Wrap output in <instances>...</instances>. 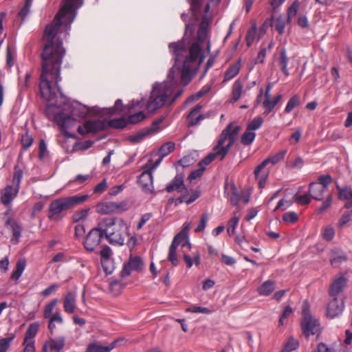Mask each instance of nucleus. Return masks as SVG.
I'll use <instances>...</instances> for the list:
<instances>
[{
    "label": "nucleus",
    "instance_id": "nucleus-1",
    "mask_svg": "<svg viewBox=\"0 0 352 352\" xmlns=\"http://www.w3.org/2000/svg\"><path fill=\"white\" fill-rule=\"evenodd\" d=\"M83 0H63L59 12L52 24L45 31V42L42 53V70L39 84L41 96L47 101L46 114L64 130L73 126L76 121L86 116L112 115L123 111L121 100L116 101L111 108L89 107L78 102H70L62 94L58 85L60 80V70L65 50L62 41L68 34L74 21L77 10Z\"/></svg>",
    "mask_w": 352,
    "mask_h": 352
},
{
    "label": "nucleus",
    "instance_id": "nucleus-2",
    "mask_svg": "<svg viewBox=\"0 0 352 352\" xmlns=\"http://www.w3.org/2000/svg\"><path fill=\"white\" fill-rule=\"evenodd\" d=\"M220 0L215 3L212 0H192L190 2L191 10L196 18L202 14L197 40L191 46L186 48V36L193 32V27L188 23L182 41L169 44V50L175 57V64L171 67L166 80L155 82L152 86L149 98L136 99L130 104L132 109L146 107L148 111L153 112L165 106L170 105L179 98L183 90L177 89L179 84L186 86L195 74L201 63L210 51V43L208 39V29L212 14L210 6H217Z\"/></svg>",
    "mask_w": 352,
    "mask_h": 352
},
{
    "label": "nucleus",
    "instance_id": "nucleus-3",
    "mask_svg": "<svg viewBox=\"0 0 352 352\" xmlns=\"http://www.w3.org/2000/svg\"><path fill=\"white\" fill-rule=\"evenodd\" d=\"M240 130L239 126L230 124L221 133L218 144L214 152L209 153L199 163V166L206 168V166L212 162L217 156L223 160L236 140L237 133Z\"/></svg>",
    "mask_w": 352,
    "mask_h": 352
},
{
    "label": "nucleus",
    "instance_id": "nucleus-4",
    "mask_svg": "<svg viewBox=\"0 0 352 352\" xmlns=\"http://www.w3.org/2000/svg\"><path fill=\"white\" fill-rule=\"evenodd\" d=\"M100 229L111 244L122 245L128 236L129 227L121 219L104 218L100 221Z\"/></svg>",
    "mask_w": 352,
    "mask_h": 352
},
{
    "label": "nucleus",
    "instance_id": "nucleus-5",
    "mask_svg": "<svg viewBox=\"0 0 352 352\" xmlns=\"http://www.w3.org/2000/svg\"><path fill=\"white\" fill-rule=\"evenodd\" d=\"M88 197L87 195H78L62 197L51 202L49 206V219L54 221L58 219V215L64 210L83 203Z\"/></svg>",
    "mask_w": 352,
    "mask_h": 352
},
{
    "label": "nucleus",
    "instance_id": "nucleus-6",
    "mask_svg": "<svg viewBox=\"0 0 352 352\" xmlns=\"http://www.w3.org/2000/svg\"><path fill=\"white\" fill-rule=\"evenodd\" d=\"M302 320L301 327L306 338L311 335L318 334L320 331V325L317 319L314 318L309 313L307 307H305L302 311Z\"/></svg>",
    "mask_w": 352,
    "mask_h": 352
},
{
    "label": "nucleus",
    "instance_id": "nucleus-7",
    "mask_svg": "<svg viewBox=\"0 0 352 352\" xmlns=\"http://www.w3.org/2000/svg\"><path fill=\"white\" fill-rule=\"evenodd\" d=\"M104 232L100 229V222L98 227L92 229L87 236L84 246L88 251H94L101 243Z\"/></svg>",
    "mask_w": 352,
    "mask_h": 352
},
{
    "label": "nucleus",
    "instance_id": "nucleus-8",
    "mask_svg": "<svg viewBox=\"0 0 352 352\" xmlns=\"http://www.w3.org/2000/svg\"><path fill=\"white\" fill-rule=\"evenodd\" d=\"M144 268V262L139 256H131L129 261L124 264L121 271V276L125 278L129 276L133 272H140Z\"/></svg>",
    "mask_w": 352,
    "mask_h": 352
},
{
    "label": "nucleus",
    "instance_id": "nucleus-9",
    "mask_svg": "<svg viewBox=\"0 0 352 352\" xmlns=\"http://www.w3.org/2000/svg\"><path fill=\"white\" fill-rule=\"evenodd\" d=\"M348 284L347 278L343 274H338L333 278L329 289L331 297H338L346 287Z\"/></svg>",
    "mask_w": 352,
    "mask_h": 352
},
{
    "label": "nucleus",
    "instance_id": "nucleus-10",
    "mask_svg": "<svg viewBox=\"0 0 352 352\" xmlns=\"http://www.w3.org/2000/svg\"><path fill=\"white\" fill-rule=\"evenodd\" d=\"M332 300L329 302L327 309V315L333 318L341 314L344 310V301L341 298L331 297Z\"/></svg>",
    "mask_w": 352,
    "mask_h": 352
},
{
    "label": "nucleus",
    "instance_id": "nucleus-11",
    "mask_svg": "<svg viewBox=\"0 0 352 352\" xmlns=\"http://www.w3.org/2000/svg\"><path fill=\"white\" fill-rule=\"evenodd\" d=\"M101 264L106 274H111L113 269V263L111 259L112 251L108 246L103 248L100 252Z\"/></svg>",
    "mask_w": 352,
    "mask_h": 352
},
{
    "label": "nucleus",
    "instance_id": "nucleus-12",
    "mask_svg": "<svg viewBox=\"0 0 352 352\" xmlns=\"http://www.w3.org/2000/svg\"><path fill=\"white\" fill-rule=\"evenodd\" d=\"M161 120L153 122V125L144 131L138 133L135 135L129 137V140L133 143H138L141 142L146 136L155 134L161 130L159 126Z\"/></svg>",
    "mask_w": 352,
    "mask_h": 352
},
{
    "label": "nucleus",
    "instance_id": "nucleus-13",
    "mask_svg": "<svg viewBox=\"0 0 352 352\" xmlns=\"http://www.w3.org/2000/svg\"><path fill=\"white\" fill-rule=\"evenodd\" d=\"M267 162H261L255 169L254 175L258 181V187L263 188L269 176V170L266 168Z\"/></svg>",
    "mask_w": 352,
    "mask_h": 352
},
{
    "label": "nucleus",
    "instance_id": "nucleus-14",
    "mask_svg": "<svg viewBox=\"0 0 352 352\" xmlns=\"http://www.w3.org/2000/svg\"><path fill=\"white\" fill-rule=\"evenodd\" d=\"M96 210L101 214L117 212L121 210V204L113 201L101 202L96 205Z\"/></svg>",
    "mask_w": 352,
    "mask_h": 352
},
{
    "label": "nucleus",
    "instance_id": "nucleus-15",
    "mask_svg": "<svg viewBox=\"0 0 352 352\" xmlns=\"http://www.w3.org/2000/svg\"><path fill=\"white\" fill-rule=\"evenodd\" d=\"M77 307L76 294L74 292H68L64 296L63 309L65 313L72 314L74 313Z\"/></svg>",
    "mask_w": 352,
    "mask_h": 352
},
{
    "label": "nucleus",
    "instance_id": "nucleus-16",
    "mask_svg": "<svg viewBox=\"0 0 352 352\" xmlns=\"http://www.w3.org/2000/svg\"><path fill=\"white\" fill-rule=\"evenodd\" d=\"M103 126V123L100 120H88L85 122L83 126H78V132L81 135H85L99 131Z\"/></svg>",
    "mask_w": 352,
    "mask_h": 352
},
{
    "label": "nucleus",
    "instance_id": "nucleus-17",
    "mask_svg": "<svg viewBox=\"0 0 352 352\" xmlns=\"http://www.w3.org/2000/svg\"><path fill=\"white\" fill-rule=\"evenodd\" d=\"M135 100H131L127 105V109L130 115L127 118V122L131 124H136L139 122L144 120L146 116L143 109H146V107L142 109H132L131 108L130 104Z\"/></svg>",
    "mask_w": 352,
    "mask_h": 352
},
{
    "label": "nucleus",
    "instance_id": "nucleus-18",
    "mask_svg": "<svg viewBox=\"0 0 352 352\" xmlns=\"http://www.w3.org/2000/svg\"><path fill=\"white\" fill-rule=\"evenodd\" d=\"M120 341H122L121 339L116 340L106 346H102L96 342H92L87 346L86 352H110L116 347Z\"/></svg>",
    "mask_w": 352,
    "mask_h": 352
},
{
    "label": "nucleus",
    "instance_id": "nucleus-19",
    "mask_svg": "<svg viewBox=\"0 0 352 352\" xmlns=\"http://www.w3.org/2000/svg\"><path fill=\"white\" fill-rule=\"evenodd\" d=\"M331 264L333 267H338L347 260L346 254L339 248H333L329 253Z\"/></svg>",
    "mask_w": 352,
    "mask_h": 352
},
{
    "label": "nucleus",
    "instance_id": "nucleus-20",
    "mask_svg": "<svg viewBox=\"0 0 352 352\" xmlns=\"http://www.w3.org/2000/svg\"><path fill=\"white\" fill-rule=\"evenodd\" d=\"M336 188L338 198L344 202L345 207H352V188L350 186L340 187L337 185Z\"/></svg>",
    "mask_w": 352,
    "mask_h": 352
},
{
    "label": "nucleus",
    "instance_id": "nucleus-21",
    "mask_svg": "<svg viewBox=\"0 0 352 352\" xmlns=\"http://www.w3.org/2000/svg\"><path fill=\"white\" fill-rule=\"evenodd\" d=\"M19 189L14 186H7L1 192V201L3 204L7 205L16 197Z\"/></svg>",
    "mask_w": 352,
    "mask_h": 352
},
{
    "label": "nucleus",
    "instance_id": "nucleus-22",
    "mask_svg": "<svg viewBox=\"0 0 352 352\" xmlns=\"http://www.w3.org/2000/svg\"><path fill=\"white\" fill-rule=\"evenodd\" d=\"M139 183L144 190L151 191L153 188L152 170L144 171L139 177Z\"/></svg>",
    "mask_w": 352,
    "mask_h": 352
},
{
    "label": "nucleus",
    "instance_id": "nucleus-23",
    "mask_svg": "<svg viewBox=\"0 0 352 352\" xmlns=\"http://www.w3.org/2000/svg\"><path fill=\"white\" fill-rule=\"evenodd\" d=\"M327 188L321 185V184L314 182L310 184L309 192L313 199L320 201L324 198V194Z\"/></svg>",
    "mask_w": 352,
    "mask_h": 352
},
{
    "label": "nucleus",
    "instance_id": "nucleus-24",
    "mask_svg": "<svg viewBox=\"0 0 352 352\" xmlns=\"http://www.w3.org/2000/svg\"><path fill=\"white\" fill-rule=\"evenodd\" d=\"M181 194L182 195L178 198L177 201L179 203L184 202L188 205L194 202L200 196V192L198 190L188 191L186 188Z\"/></svg>",
    "mask_w": 352,
    "mask_h": 352
},
{
    "label": "nucleus",
    "instance_id": "nucleus-25",
    "mask_svg": "<svg viewBox=\"0 0 352 352\" xmlns=\"http://www.w3.org/2000/svg\"><path fill=\"white\" fill-rule=\"evenodd\" d=\"M185 188L184 178L182 175H177L174 179L166 186V190L168 192L177 190L179 192L182 193Z\"/></svg>",
    "mask_w": 352,
    "mask_h": 352
},
{
    "label": "nucleus",
    "instance_id": "nucleus-26",
    "mask_svg": "<svg viewBox=\"0 0 352 352\" xmlns=\"http://www.w3.org/2000/svg\"><path fill=\"white\" fill-rule=\"evenodd\" d=\"M241 68V60L232 64L225 72L223 81H228L238 75Z\"/></svg>",
    "mask_w": 352,
    "mask_h": 352
},
{
    "label": "nucleus",
    "instance_id": "nucleus-27",
    "mask_svg": "<svg viewBox=\"0 0 352 352\" xmlns=\"http://www.w3.org/2000/svg\"><path fill=\"white\" fill-rule=\"evenodd\" d=\"M179 237L180 236L175 237L169 248L168 260L173 265H177L178 263L176 250L179 245L182 247V242L179 241Z\"/></svg>",
    "mask_w": 352,
    "mask_h": 352
},
{
    "label": "nucleus",
    "instance_id": "nucleus-28",
    "mask_svg": "<svg viewBox=\"0 0 352 352\" xmlns=\"http://www.w3.org/2000/svg\"><path fill=\"white\" fill-rule=\"evenodd\" d=\"M50 352H60L64 347L65 340L63 336L51 338L47 341Z\"/></svg>",
    "mask_w": 352,
    "mask_h": 352
},
{
    "label": "nucleus",
    "instance_id": "nucleus-29",
    "mask_svg": "<svg viewBox=\"0 0 352 352\" xmlns=\"http://www.w3.org/2000/svg\"><path fill=\"white\" fill-rule=\"evenodd\" d=\"M48 329L51 334H53L56 329V324L61 325L64 323V319L60 312H55L49 317Z\"/></svg>",
    "mask_w": 352,
    "mask_h": 352
},
{
    "label": "nucleus",
    "instance_id": "nucleus-30",
    "mask_svg": "<svg viewBox=\"0 0 352 352\" xmlns=\"http://www.w3.org/2000/svg\"><path fill=\"white\" fill-rule=\"evenodd\" d=\"M190 228V223L189 222H185L183 225V229L182 230L177 234L175 237H179V241L182 242V248L184 249H188L190 250L191 248V244L188 240V236L187 233Z\"/></svg>",
    "mask_w": 352,
    "mask_h": 352
},
{
    "label": "nucleus",
    "instance_id": "nucleus-31",
    "mask_svg": "<svg viewBox=\"0 0 352 352\" xmlns=\"http://www.w3.org/2000/svg\"><path fill=\"white\" fill-rule=\"evenodd\" d=\"M274 289L275 282L267 280L257 288V292L260 296H268L274 292Z\"/></svg>",
    "mask_w": 352,
    "mask_h": 352
},
{
    "label": "nucleus",
    "instance_id": "nucleus-32",
    "mask_svg": "<svg viewBox=\"0 0 352 352\" xmlns=\"http://www.w3.org/2000/svg\"><path fill=\"white\" fill-rule=\"evenodd\" d=\"M278 63L283 74L286 76H288L289 75V72L287 69L288 58L287 57L285 49L281 50Z\"/></svg>",
    "mask_w": 352,
    "mask_h": 352
},
{
    "label": "nucleus",
    "instance_id": "nucleus-33",
    "mask_svg": "<svg viewBox=\"0 0 352 352\" xmlns=\"http://www.w3.org/2000/svg\"><path fill=\"white\" fill-rule=\"evenodd\" d=\"M201 108V106L197 105L189 113L188 117L190 118V125H195L198 124L199 122L204 118L203 116L199 113Z\"/></svg>",
    "mask_w": 352,
    "mask_h": 352
},
{
    "label": "nucleus",
    "instance_id": "nucleus-34",
    "mask_svg": "<svg viewBox=\"0 0 352 352\" xmlns=\"http://www.w3.org/2000/svg\"><path fill=\"white\" fill-rule=\"evenodd\" d=\"M58 302V298H53L45 305L43 312V316L44 318L47 319L54 314L53 311Z\"/></svg>",
    "mask_w": 352,
    "mask_h": 352
},
{
    "label": "nucleus",
    "instance_id": "nucleus-35",
    "mask_svg": "<svg viewBox=\"0 0 352 352\" xmlns=\"http://www.w3.org/2000/svg\"><path fill=\"white\" fill-rule=\"evenodd\" d=\"M352 224V210H349L342 214L338 223V227L342 228Z\"/></svg>",
    "mask_w": 352,
    "mask_h": 352
},
{
    "label": "nucleus",
    "instance_id": "nucleus-36",
    "mask_svg": "<svg viewBox=\"0 0 352 352\" xmlns=\"http://www.w3.org/2000/svg\"><path fill=\"white\" fill-rule=\"evenodd\" d=\"M7 223L11 227L12 230L13 238L12 239V241H14V243H16L21 236V227L15 221L12 219H9L7 221Z\"/></svg>",
    "mask_w": 352,
    "mask_h": 352
},
{
    "label": "nucleus",
    "instance_id": "nucleus-37",
    "mask_svg": "<svg viewBox=\"0 0 352 352\" xmlns=\"http://www.w3.org/2000/svg\"><path fill=\"white\" fill-rule=\"evenodd\" d=\"M25 261L20 259L16 263V270L12 273L11 278L12 279L18 280L23 274L25 268Z\"/></svg>",
    "mask_w": 352,
    "mask_h": 352
},
{
    "label": "nucleus",
    "instance_id": "nucleus-38",
    "mask_svg": "<svg viewBox=\"0 0 352 352\" xmlns=\"http://www.w3.org/2000/svg\"><path fill=\"white\" fill-rule=\"evenodd\" d=\"M300 7V3L298 1H295L293 3L289 6L287 10V22L288 23H291L292 22L293 18L296 16L298 9Z\"/></svg>",
    "mask_w": 352,
    "mask_h": 352
},
{
    "label": "nucleus",
    "instance_id": "nucleus-39",
    "mask_svg": "<svg viewBox=\"0 0 352 352\" xmlns=\"http://www.w3.org/2000/svg\"><path fill=\"white\" fill-rule=\"evenodd\" d=\"M89 212V208L78 210L72 216V220L74 223H81L87 219Z\"/></svg>",
    "mask_w": 352,
    "mask_h": 352
},
{
    "label": "nucleus",
    "instance_id": "nucleus-40",
    "mask_svg": "<svg viewBox=\"0 0 352 352\" xmlns=\"http://www.w3.org/2000/svg\"><path fill=\"white\" fill-rule=\"evenodd\" d=\"M243 89V85L240 80H236L233 85L232 96L231 101L235 102L237 101L241 96Z\"/></svg>",
    "mask_w": 352,
    "mask_h": 352
},
{
    "label": "nucleus",
    "instance_id": "nucleus-41",
    "mask_svg": "<svg viewBox=\"0 0 352 352\" xmlns=\"http://www.w3.org/2000/svg\"><path fill=\"white\" fill-rule=\"evenodd\" d=\"M39 328V324L38 322H34L30 324L28 330L25 333V342L28 341L29 340H34V338L36 335Z\"/></svg>",
    "mask_w": 352,
    "mask_h": 352
},
{
    "label": "nucleus",
    "instance_id": "nucleus-42",
    "mask_svg": "<svg viewBox=\"0 0 352 352\" xmlns=\"http://www.w3.org/2000/svg\"><path fill=\"white\" fill-rule=\"evenodd\" d=\"M186 312L189 313H195V314H210L212 313L213 310L205 307H201L196 305H191L190 307L186 309Z\"/></svg>",
    "mask_w": 352,
    "mask_h": 352
},
{
    "label": "nucleus",
    "instance_id": "nucleus-43",
    "mask_svg": "<svg viewBox=\"0 0 352 352\" xmlns=\"http://www.w3.org/2000/svg\"><path fill=\"white\" fill-rule=\"evenodd\" d=\"M285 18L283 16L280 15L274 21L272 25L280 34H283L285 31Z\"/></svg>",
    "mask_w": 352,
    "mask_h": 352
},
{
    "label": "nucleus",
    "instance_id": "nucleus-44",
    "mask_svg": "<svg viewBox=\"0 0 352 352\" xmlns=\"http://www.w3.org/2000/svg\"><path fill=\"white\" fill-rule=\"evenodd\" d=\"M175 148V144L171 142H168L163 144L159 149V154L162 158L168 155Z\"/></svg>",
    "mask_w": 352,
    "mask_h": 352
},
{
    "label": "nucleus",
    "instance_id": "nucleus-45",
    "mask_svg": "<svg viewBox=\"0 0 352 352\" xmlns=\"http://www.w3.org/2000/svg\"><path fill=\"white\" fill-rule=\"evenodd\" d=\"M256 133L246 129L241 137V142L245 145H249L253 142L255 139Z\"/></svg>",
    "mask_w": 352,
    "mask_h": 352
},
{
    "label": "nucleus",
    "instance_id": "nucleus-46",
    "mask_svg": "<svg viewBox=\"0 0 352 352\" xmlns=\"http://www.w3.org/2000/svg\"><path fill=\"white\" fill-rule=\"evenodd\" d=\"M286 153H287L286 150L280 151L278 152L277 153L274 154V155L265 160L264 162H267V164H268L269 163H272V164H276L284 158Z\"/></svg>",
    "mask_w": 352,
    "mask_h": 352
},
{
    "label": "nucleus",
    "instance_id": "nucleus-47",
    "mask_svg": "<svg viewBox=\"0 0 352 352\" xmlns=\"http://www.w3.org/2000/svg\"><path fill=\"white\" fill-rule=\"evenodd\" d=\"M239 221V219L236 216H234L228 221L227 232L230 236H232L235 234V230L238 226Z\"/></svg>",
    "mask_w": 352,
    "mask_h": 352
},
{
    "label": "nucleus",
    "instance_id": "nucleus-48",
    "mask_svg": "<svg viewBox=\"0 0 352 352\" xmlns=\"http://www.w3.org/2000/svg\"><path fill=\"white\" fill-rule=\"evenodd\" d=\"M298 220V215L295 212H287L283 214V221L287 224H293Z\"/></svg>",
    "mask_w": 352,
    "mask_h": 352
},
{
    "label": "nucleus",
    "instance_id": "nucleus-49",
    "mask_svg": "<svg viewBox=\"0 0 352 352\" xmlns=\"http://www.w3.org/2000/svg\"><path fill=\"white\" fill-rule=\"evenodd\" d=\"M298 346V342L296 339L290 338L280 352H292L296 349Z\"/></svg>",
    "mask_w": 352,
    "mask_h": 352
},
{
    "label": "nucleus",
    "instance_id": "nucleus-50",
    "mask_svg": "<svg viewBox=\"0 0 352 352\" xmlns=\"http://www.w3.org/2000/svg\"><path fill=\"white\" fill-rule=\"evenodd\" d=\"M23 177V171L21 169L15 167L14 173L12 178L13 186L17 188H20L21 182Z\"/></svg>",
    "mask_w": 352,
    "mask_h": 352
},
{
    "label": "nucleus",
    "instance_id": "nucleus-51",
    "mask_svg": "<svg viewBox=\"0 0 352 352\" xmlns=\"http://www.w3.org/2000/svg\"><path fill=\"white\" fill-rule=\"evenodd\" d=\"M263 122V120L261 117L258 116L254 118L248 124L247 129L254 131L258 129Z\"/></svg>",
    "mask_w": 352,
    "mask_h": 352
},
{
    "label": "nucleus",
    "instance_id": "nucleus-52",
    "mask_svg": "<svg viewBox=\"0 0 352 352\" xmlns=\"http://www.w3.org/2000/svg\"><path fill=\"white\" fill-rule=\"evenodd\" d=\"M292 313L293 309L290 306L285 307L278 320V325H283L286 322L287 318L289 317Z\"/></svg>",
    "mask_w": 352,
    "mask_h": 352
},
{
    "label": "nucleus",
    "instance_id": "nucleus-53",
    "mask_svg": "<svg viewBox=\"0 0 352 352\" xmlns=\"http://www.w3.org/2000/svg\"><path fill=\"white\" fill-rule=\"evenodd\" d=\"M299 104V98L297 96H292L288 101L285 111L290 113L296 106Z\"/></svg>",
    "mask_w": 352,
    "mask_h": 352
},
{
    "label": "nucleus",
    "instance_id": "nucleus-54",
    "mask_svg": "<svg viewBox=\"0 0 352 352\" xmlns=\"http://www.w3.org/2000/svg\"><path fill=\"white\" fill-rule=\"evenodd\" d=\"M33 141V138L27 132L21 137V144L25 150L28 149L32 146Z\"/></svg>",
    "mask_w": 352,
    "mask_h": 352
},
{
    "label": "nucleus",
    "instance_id": "nucleus-55",
    "mask_svg": "<svg viewBox=\"0 0 352 352\" xmlns=\"http://www.w3.org/2000/svg\"><path fill=\"white\" fill-rule=\"evenodd\" d=\"M123 287V285L120 280H111L109 283L110 289L115 295L118 294Z\"/></svg>",
    "mask_w": 352,
    "mask_h": 352
},
{
    "label": "nucleus",
    "instance_id": "nucleus-56",
    "mask_svg": "<svg viewBox=\"0 0 352 352\" xmlns=\"http://www.w3.org/2000/svg\"><path fill=\"white\" fill-rule=\"evenodd\" d=\"M335 236V230L332 226H327L322 231V237L327 241H331Z\"/></svg>",
    "mask_w": 352,
    "mask_h": 352
},
{
    "label": "nucleus",
    "instance_id": "nucleus-57",
    "mask_svg": "<svg viewBox=\"0 0 352 352\" xmlns=\"http://www.w3.org/2000/svg\"><path fill=\"white\" fill-rule=\"evenodd\" d=\"M14 338V336H12L10 338H2L0 340V350L2 352H6L8 349L10 342Z\"/></svg>",
    "mask_w": 352,
    "mask_h": 352
},
{
    "label": "nucleus",
    "instance_id": "nucleus-58",
    "mask_svg": "<svg viewBox=\"0 0 352 352\" xmlns=\"http://www.w3.org/2000/svg\"><path fill=\"white\" fill-rule=\"evenodd\" d=\"M263 106L265 109V113L269 114L275 107L276 104L270 98H265L263 102Z\"/></svg>",
    "mask_w": 352,
    "mask_h": 352
},
{
    "label": "nucleus",
    "instance_id": "nucleus-59",
    "mask_svg": "<svg viewBox=\"0 0 352 352\" xmlns=\"http://www.w3.org/2000/svg\"><path fill=\"white\" fill-rule=\"evenodd\" d=\"M59 285L58 284H52L43 290L41 294L44 297L49 296L51 294L55 293Z\"/></svg>",
    "mask_w": 352,
    "mask_h": 352
},
{
    "label": "nucleus",
    "instance_id": "nucleus-60",
    "mask_svg": "<svg viewBox=\"0 0 352 352\" xmlns=\"http://www.w3.org/2000/svg\"><path fill=\"white\" fill-rule=\"evenodd\" d=\"M208 221V215L207 214H204L200 220L199 223L197 227L195 228V232H203L206 226L207 222Z\"/></svg>",
    "mask_w": 352,
    "mask_h": 352
},
{
    "label": "nucleus",
    "instance_id": "nucleus-61",
    "mask_svg": "<svg viewBox=\"0 0 352 352\" xmlns=\"http://www.w3.org/2000/svg\"><path fill=\"white\" fill-rule=\"evenodd\" d=\"M93 144V142L91 140L85 141L82 142H78L75 144L74 146V151L78 150H86L89 148H90Z\"/></svg>",
    "mask_w": 352,
    "mask_h": 352
},
{
    "label": "nucleus",
    "instance_id": "nucleus-62",
    "mask_svg": "<svg viewBox=\"0 0 352 352\" xmlns=\"http://www.w3.org/2000/svg\"><path fill=\"white\" fill-rule=\"evenodd\" d=\"M294 199L300 204H307L311 201V198L309 195H300L296 194Z\"/></svg>",
    "mask_w": 352,
    "mask_h": 352
},
{
    "label": "nucleus",
    "instance_id": "nucleus-63",
    "mask_svg": "<svg viewBox=\"0 0 352 352\" xmlns=\"http://www.w3.org/2000/svg\"><path fill=\"white\" fill-rule=\"evenodd\" d=\"M126 122L123 118L113 119L110 122L111 126L118 129H122L126 126Z\"/></svg>",
    "mask_w": 352,
    "mask_h": 352
},
{
    "label": "nucleus",
    "instance_id": "nucleus-64",
    "mask_svg": "<svg viewBox=\"0 0 352 352\" xmlns=\"http://www.w3.org/2000/svg\"><path fill=\"white\" fill-rule=\"evenodd\" d=\"M315 352H337V351L329 347L325 343L320 342L318 344Z\"/></svg>",
    "mask_w": 352,
    "mask_h": 352
}]
</instances>
